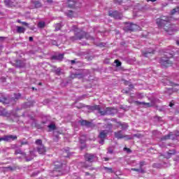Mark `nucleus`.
Returning a JSON list of instances; mask_svg holds the SVG:
<instances>
[{
	"mask_svg": "<svg viewBox=\"0 0 179 179\" xmlns=\"http://www.w3.org/2000/svg\"><path fill=\"white\" fill-rule=\"evenodd\" d=\"M63 164L59 162H55V169L53 170V173L55 174L58 172V170L62 168Z\"/></svg>",
	"mask_w": 179,
	"mask_h": 179,
	"instance_id": "nucleus-16",
	"label": "nucleus"
},
{
	"mask_svg": "<svg viewBox=\"0 0 179 179\" xmlns=\"http://www.w3.org/2000/svg\"><path fill=\"white\" fill-rule=\"evenodd\" d=\"M24 145H29V141H22L21 142V145L20 146H24Z\"/></svg>",
	"mask_w": 179,
	"mask_h": 179,
	"instance_id": "nucleus-43",
	"label": "nucleus"
},
{
	"mask_svg": "<svg viewBox=\"0 0 179 179\" xmlns=\"http://www.w3.org/2000/svg\"><path fill=\"white\" fill-rule=\"evenodd\" d=\"M1 115H3V117H8L9 114L6 113V110H5V109H3V110H1Z\"/></svg>",
	"mask_w": 179,
	"mask_h": 179,
	"instance_id": "nucleus-33",
	"label": "nucleus"
},
{
	"mask_svg": "<svg viewBox=\"0 0 179 179\" xmlns=\"http://www.w3.org/2000/svg\"><path fill=\"white\" fill-rule=\"evenodd\" d=\"M104 170H106V173H114L112 168H108L107 166L103 167Z\"/></svg>",
	"mask_w": 179,
	"mask_h": 179,
	"instance_id": "nucleus-29",
	"label": "nucleus"
},
{
	"mask_svg": "<svg viewBox=\"0 0 179 179\" xmlns=\"http://www.w3.org/2000/svg\"><path fill=\"white\" fill-rule=\"evenodd\" d=\"M83 138H85L84 140H83L82 138L80 139V143L83 144L86 142V136L85 135H83L82 136Z\"/></svg>",
	"mask_w": 179,
	"mask_h": 179,
	"instance_id": "nucleus-41",
	"label": "nucleus"
},
{
	"mask_svg": "<svg viewBox=\"0 0 179 179\" xmlns=\"http://www.w3.org/2000/svg\"><path fill=\"white\" fill-rule=\"evenodd\" d=\"M87 108H88L89 110H90L91 111H95L96 110V111H98V113L100 114V113H101V108H100V106L99 105H94V106H86Z\"/></svg>",
	"mask_w": 179,
	"mask_h": 179,
	"instance_id": "nucleus-12",
	"label": "nucleus"
},
{
	"mask_svg": "<svg viewBox=\"0 0 179 179\" xmlns=\"http://www.w3.org/2000/svg\"><path fill=\"white\" fill-rule=\"evenodd\" d=\"M146 164L145 161L140 162V168H143Z\"/></svg>",
	"mask_w": 179,
	"mask_h": 179,
	"instance_id": "nucleus-45",
	"label": "nucleus"
},
{
	"mask_svg": "<svg viewBox=\"0 0 179 179\" xmlns=\"http://www.w3.org/2000/svg\"><path fill=\"white\" fill-rule=\"evenodd\" d=\"M95 157L96 155L94 154H90L89 152L85 153L84 155L85 162H90V163H93V162H94Z\"/></svg>",
	"mask_w": 179,
	"mask_h": 179,
	"instance_id": "nucleus-11",
	"label": "nucleus"
},
{
	"mask_svg": "<svg viewBox=\"0 0 179 179\" xmlns=\"http://www.w3.org/2000/svg\"><path fill=\"white\" fill-rule=\"evenodd\" d=\"M129 86V87H131V89H134V85L130 84Z\"/></svg>",
	"mask_w": 179,
	"mask_h": 179,
	"instance_id": "nucleus-61",
	"label": "nucleus"
},
{
	"mask_svg": "<svg viewBox=\"0 0 179 179\" xmlns=\"http://www.w3.org/2000/svg\"><path fill=\"white\" fill-rule=\"evenodd\" d=\"M134 104H136V106H141V104L143 105V102H141L139 101H135Z\"/></svg>",
	"mask_w": 179,
	"mask_h": 179,
	"instance_id": "nucleus-44",
	"label": "nucleus"
},
{
	"mask_svg": "<svg viewBox=\"0 0 179 179\" xmlns=\"http://www.w3.org/2000/svg\"><path fill=\"white\" fill-rule=\"evenodd\" d=\"M71 78H73V79H75V78L83 79V73H73L71 75Z\"/></svg>",
	"mask_w": 179,
	"mask_h": 179,
	"instance_id": "nucleus-24",
	"label": "nucleus"
},
{
	"mask_svg": "<svg viewBox=\"0 0 179 179\" xmlns=\"http://www.w3.org/2000/svg\"><path fill=\"white\" fill-rule=\"evenodd\" d=\"M14 96H15L14 99L13 98L9 99L5 96H2L1 102L3 103V104H9L10 101H15V100H19V99L22 97V94L20 93L14 94Z\"/></svg>",
	"mask_w": 179,
	"mask_h": 179,
	"instance_id": "nucleus-6",
	"label": "nucleus"
},
{
	"mask_svg": "<svg viewBox=\"0 0 179 179\" xmlns=\"http://www.w3.org/2000/svg\"><path fill=\"white\" fill-rule=\"evenodd\" d=\"M150 104H152V107H155V105L156 104V101L155 100H152L150 101Z\"/></svg>",
	"mask_w": 179,
	"mask_h": 179,
	"instance_id": "nucleus-51",
	"label": "nucleus"
},
{
	"mask_svg": "<svg viewBox=\"0 0 179 179\" xmlns=\"http://www.w3.org/2000/svg\"><path fill=\"white\" fill-rule=\"evenodd\" d=\"M67 6L71 9H75L76 8V1L75 0L67 1Z\"/></svg>",
	"mask_w": 179,
	"mask_h": 179,
	"instance_id": "nucleus-17",
	"label": "nucleus"
},
{
	"mask_svg": "<svg viewBox=\"0 0 179 179\" xmlns=\"http://www.w3.org/2000/svg\"><path fill=\"white\" fill-rule=\"evenodd\" d=\"M56 75H57L58 76H59L61 75V68H57L55 71Z\"/></svg>",
	"mask_w": 179,
	"mask_h": 179,
	"instance_id": "nucleus-39",
	"label": "nucleus"
},
{
	"mask_svg": "<svg viewBox=\"0 0 179 179\" xmlns=\"http://www.w3.org/2000/svg\"><path fill=\"white\" fill-rule=\"evenodd\" d=\"M34 3L36 8H41V3H40V1H36L34 2Z\"/></svg>",
	"mask_w": 179,
	"mask_h": 179,
	"instance_id": "nucleus-36",
	"label": "nucleus"
},
{
	"mask_svg": "<svg viewBox=\"0 0 179 179\" xmlns=\"http://www.w3.org/2000/svg\"><path fill=\"white\" fill-rule=\"evenodd\" d=\"M4 3L7 5V6H12L10 0H5Z\"/></svg>",
	"mask_w": 179,
	"mask_h": 179,
	"instance_id": "nucleus-38",
	"label": "nucleus"
},
{
	"mask_svg": "<svg viewBox=\"0 0 179 179\" xmlns=\"http://www.w3.org/2000/svg\"><path fill=\"white\" fill-rule=\"evenodd\" d=\"M117 126L121 127L122 129L123 130L127 129V128L129 127V125H128V123L127 122H117Z\"/></svg>",
	"mask_w": 179,
	"mask_h": 179,
	"instance_id": "nucleus-20",
	"label": "nucleus"
},
{
	"mask_svg": "<svg viewBox=\"0 0 179 179\" xmlns=\"http://www.w3.org/2000/svg\"><path fill=\"white\" fill-rule=\"evenodd\" d=\"M123 150H124V152H127V153H132V150L127 147H124L123 148Z\"/></svg>",
	"mask_w": 179,
	"mask_h": 179,
	"instance_id": "nucleus-35",
	"label": "nucleus"
},
{
	"mask_svg": "<svg viewBox=\"0 0 179 179\" xmlns=\"http://www.w3.org/2000/svg\"><path fill=\"white\" fill-rule=\"evenodd\" d=\"M157 0H147V2H156Z\"/></svg>",
	"mask_w": 179,
	"mask_h": 179,
	"instance_id": "nucleus-54",
	"label": "nucleus"
},
{
	"mask_svg": "<svg viewBox=\"0 0 179 179\" xmlns=\"http://www.w3.org/2000/svg\"><path fill=\"white\" fill-rule=\"evenodd\" d=\"M64 54H59L58 55H53L51 57V59L56 61H62L64 59Z\"/></svg>",
	"mask_w": 179,
	"mask_h": 179,
	"instance_id": "nucleus-18",
	"label": "nucleus"
},
{
	"mask_svg": "<svg viewBox=\"0 0 179 179\" xmlns=\"http://www.w3.org/2000/svg\"><path fill=\"white\" fill-rule=\"evenodd\" d=\"M170 18L169 17H162L157 19V24L158 27H164V31L168 33L170 36L175 31H177L176 24H170Z\"/></svg>",
	"mask_w": 179,
	"mask_h": 179,
	"instance_id": "nucleus-1",
	"label": "nucleus"
},
{
	"mask_svg": "<svg viewBox=\"0 0 179 179\" xmlns=\"http://www.w3.org/2000/svg\"><path fill=\"white\" fill-rule=\"evenodd\" d=\"M168 155L169 156H171V155H176V150H170L169 152H168Z\"/></svg>",
	"mask_w": 179,
	"mask_h": 179,
	"instance_id": "nucleus-42",
	"label": "nucleus"
},
{
	"mask_svg": "<svg viewBox=\"0 0 179 179\" xmlns=\"http://www.w3.org/2000/svg\"><path fill=\"white\" fill-rule=\"evenodd\" d=\"M115 138L116 139H124L126 138V141H132L134 139V137L129 136L128 135L122 134V131H118L115 132Z\"/></svg>",
	"mask_w": 179,
	"mask_h": 179,
	"instance_id": "nucleus-8",
	"label": "nucleus"
},
{
	"mask_svg": "<svg viewBox=\"0 0 179 179\" xmlns=\"http://www.w3.org/2000/svg\"><path fill=\"white\" fill-rule=\"evenodd\" d=\"M108 15L110 16V17H114V19H122V13H119L117 10L109 11Z\"/></svg>",
	"mask_w": 179,
	"mask_h": 179,
	"instance_id": "nucleus-9",
	"label": "nucleus"
},
{
	"mask_svg": "<svg viewBox=\"0 0 179 179\" xmlns=\"http://www.w3.org/2000/svg\"><path fill=\"white\" fill-rule=\"evenodd\" d=\"M117 114V108L114 107H107L105 110L100 112V115H114Z\"/></svg>",
	"mask_w": 179,
	"mask_h": 179,
	"instance_id": "nucleus-7",
	"label": "nucleus"
},
{
	"mask_svg": "<svg viewBox=\"0 0 179 179\" xmlns=\"http://www.w3.org/2000/svg\"><path fill=\"white\" fill-rule=\"evenodd\" d=\"M169 139L174 140L176 139V137L174 136V134L173 132H170L169 134L164 136L161 140L162 141H169Z\"/></svg>",
	"mask_w": 179,
	"mask_h": 179,
	"instance_id": "nucleus-15",
	"label": "nucleus"
},
{
	"mask_svg": "<svg viewBox=\"0 0 179 179\" xmlns=\"http://www.w3.org/2000/svg\"><path fill=\"white\" fill-rule=\"evenodd\" d=\"M143 106H145V107H153V104L150 103H146V102H143Z\"/></svg>",
	"mask_w": 179,
	"mask_h": 179,
	"instance_id": "nucleus-37",
	"label": "nucleus"
},
{
	"mask_svg": "<svg viewBox=\"0 0 179 179\" xmlns=\"http://www.w3.org/2000/svg\"><path fill=\"white\" fill-rule=\"evenodd\" d=\"M15 65L17 66V68H24V66H26V64L22 60H16Z\"/></svg>",
	"mask_w": 179,
	"mask_h": 179,
	"instance_id": "nucleus-21",
	"label": "nucleus"
},
{
	"mask_svg": "<svg viewBox=\"0 0 179 179\" xmlns=\"http://www.w3.org/2000/svg\"><path fill=\"white\" fill-rule=\"evenodd\" d=\"M17 136L15 135H6L1 138V141H5L6 142H12V141H16Z\"/></svg>",
	"mask_w": 179,
	"mask_h": 179,
	"instance_id": "nucleus-10",
	"label": "nucleus"
},
{
	"mask_svg": "<svg viewBox=\"0 0 179 179\" xmlns=\"http://www.w3.org/2000/svg\"><path fill=\"white\" fill-rule=\"evenodd\" d=\"M159 64L164 68H169L173 65V54L166 53L164 57H161Z\"/></svg>",
	"mask_w": 179,
	"mask_h": 179,
	"instance_id": "nucleus-3",
	"label": "nucleus"
},
{
	"mask_svg": "<svg viewBox=\"0 0 179 179\" xmlns=\"http://www.w3.org/2000/svg\"><path fill=\"white\" fill-rule=\"evenodd\" d=\"M124 85H128V81L127 80H124Z\"/></svg>",
	"mask_w": 179,
	"mask_h": 179,
	"instance_id": "nucleus-64",
	"label": "nucleus"
},
{
	"mask_svg": "<svg viewBox=\"0 0 179 179\" xmlns=\"http://www.w3.org/2000/svg\"><path fill=\"white\" fill-rule=\"evenodd\" d=\"M106 128H108V130H101L98 136V138H99V139H102V142L103 140L106 139V138H107V135H108V134L113 133V124H108Z\"/></svg>",
	"mask_w": 179,
	"mask_h": 179,
	"instance_id": "nucleus-4",
	"label": "nucleus"
},
{
	"mask_svg": "<svg viewBox=\"0 0 179 179\" xmlns=\"http://www.w3.org/2000/svg\"><path fill=\"white\" fill-rule=\"evenodd\" d=\"M62 28V25L61 24H57L55 26V31H59Z\"/></svg>",
	"mask_w": 179,
	"mask_h": 179,
	"instance_id": "nucleus-28",
	"label": "nucleus"
},
{
	"mask_svg": "<svg viewBox=\"0 0 179 179\" xmlns=\"http://www.w3.org/2000/svg\"><path fill=\"white\" fill-rule=\"evenodd\" d=\"M83 38H86V40H94V38L90 36L89 33L81 29L74 30V36L71 37L72 41L82 40Z\"/></svg>",
	"mask_w": 179,
	"mask_h": 179,
	"instance_id": "nucleus-2",
	"label": "nucleus"
},
{
	"mask_svg": "<svg viewBox=\"0 0 179 179\" xmlns=\"http://www.w3.org/2000/svg\"><path fill=\"white\" fill-rule=\"evenodd\" d=\"M173 106H174V103H169V107H173Z\"/></svg>",
	"mask_w": 179,
	"mask_h": 179,
	"instance_id": "nucleus-62",
	"label": "nucleus"
},
{
	"mask_svg": "<svg viewBox=\"0 0 179 179\" xmlns=\"http://www.w3.org/2000/svg\"><path fill=\"white\" fill-rule=\"evenodd\" d=\"M136 96L138 99H143V97H145L143 93H137Z\"/></svg>",
	"mask_w": 179,
	"mask_h": 179,
	"instance_id": "nucleus-40",
	"label": "nucleus"
},
{
	"mask_svg": "<svg viewBox=\"0 0 179 179\" xmlns=\"http://www.w3.org/2000/svg\"><path fill=\"white\" fill-rule=\"evenodd\" d=\"M103 159H104L105 162H108V161L110 160V159H108V158H107V157H105V158H103Z\"/></svg>",
	"mask_w": 179,
	"mask_h": 179,
	"instance_id": "nucleus-59",
	"label": "nucleus"
},
{
	"mask_svg": "<svg viewBox=\"0 0 179 179\" xmlns=\"http://www.w3.org/2000/svg\"><path fill=\"white\" fill-rule=\"evenodd\" d=\"M99 143H101L103 145L104 143V140L103 141V139H101V141H99Z\"/></svg>",
	"mask_w": 179,
	"mask_h": 179,
	"instance_id": "nucleus-58",
	"label": "nucleus"
},
{
	"mask_svg": "<svg viewBox=\"0 0 179 179\" xmlns=\"http://www.w3.org/2000/svg\"><path fill=\"white\" fill-rule=\"evenodd\" d=\"M177 13V8H173L171 12V15H174L175 13Z\"/></svg>",
	"mask_w": 179,
	"mask_h": 179,
	"instance_id": "nucleus-48",
	"label": "nucleus"
},
{
	"mask_svg": "<svg viewBox=\"0 0 179 179\" xmlns=\"http://www.w3.org/2000/svg\"><path fill=\"white\" fill-rule=\"evenodd\" d=\"M139 173H141L142 174H145V173H146V171H145V169H143V168H140Z\"/></svg>",
	"mask_w": 179,
	"mask_h": 179,
	"instance_id": "nucleus-47",
	"label": "nucleus"
},
{
	"mask_svg": "<svg viewBox=\"0 0 179 179\" xmlns=\"http://www.w3.org/2000/svg\"><path fill=\"white\" fill-rule=\"evenodd\" d=\"M142 54H143V55H144V57H149L148 56V54L149 55H153V54H155V50H146V51H143L142 52Z\"/></svg>",
	"mask_w": 179,
	"mask_h": 179,
	"instance_id": "nucleus-23",
	"label": "nucleus"
},
{
	"mask_svg": "<svg viewBox=\"0 0 179 179\" xmlns=\"http://www.w3.org/2000/svg\"><path fill=\"white\" fill-rule=\"evenodd\" d=\"M73 30L74 32H75V30H79L78 29V26H76V25L73 26Z\"/></svg>",
	"mask_w": 179,
	"mask_h": 179,
	"instance_id": "nucleus-52",
	"label": "nucleus"
},
{
	"mask_svg": "<svg viewBox=\"0 0 179 179\" xmlns=\"http://www.w3.org/2000/svg\"><path fill=\"white\" fill-rule=\"evenodd\" d=\"M21 24H22V26H29V24L26 22H21Z\"/></svg>",
	"mask_w": 179,
	"mask_h": 179,
	"instance_id": "nucleus-53",
	"label": "nucleus"
},
{
	"mask_svg": "<svg viewBox=\"0 0 179 179\" xmlns=\"http://www.w3.org/2000/svg\"><path fill=\"white\" fill-rule=\"evenodd\" d=\"M14 155H22V156H24V159H26V162H31L33 160V157L30 159H27V157H26V153L23 152L22 150H15Z\"/></svg>",
	"mask_w": 179,
	"mask_h": 179,
	"instance_id": "nucleus-13",
	"label": "nucleus"
},
{
	"mask_svg": "<svg viewBox=\"0 0 179 179\" xmlns=\"http://www.w3.org/2000/svg\"><path fill=\"white\" fill-rule=\"evenodd\" d=\"M152 167H153L154 169H155V167H157V164H152Z\"/></svg>",
	"mask_w": 179,
	"mask_h": 179,
	"instance_id": "nucleus-57",
	"label": "nucleus"
},
{
	"mask_svg": "<svg viewBox=\"0 0 179 179\" xmlns=\"http://www.w3.org/2000/svg\"><path fill=\"white\" fill-rule=\"evenodd\" d=\"M66 15L68 16V17H73V11L69 10L67 13H66Z\"/></svg>",
	"mask_w": 179,
	"mask_h": 179,
	"instance_id": "nucleus-27",
	"label": "nucleus"
},
{
	"mask_svg": "<svg viewBox=\"0 0 179 179\" xmlns=\"http://www.w3.org/2000/svg\"><path fill=\"white\" fill-rule=\"evenodd\" d=\"M24 31H26V29L24 27L17 26V33L22 34H24Z\"/></svg>",
	"mask_w": 179,
	"mask_h": 179,
	"instance_id": "nucleus-22",
	"label": "nucleus"
},
{
	"mask_svg": "<svg viewBox=\"0 0 179 179\" xmlns=\"http://www.w3.org/2000/svg\"><path fill=\"white\" fill-rule=\"evenodd\" d=\"M76 108H78V109H80V108H83L85 107H86L85 106V104L82 103H78L76 106Z\"/></svg>",
	"mask_w": 179,
	"mask_h": 179,
	"instance_id": "nucleus-31",
	"label": "nucleus"
},
{
	"mask_svg": "<svg viewBox=\"0 0 179 179\" xmlns=\"http://www.w3.org/2000/svg\"><path fill=\"white\" fill-rule=\"evenodd\" d=\"M131 171H136L137 173H139V171H140V168H139V169L132 168V169H131Z\"/></svg>",
	"mask_w": 179,
	"mask_h": 179,
	"instance_id": "nucleus-49",
	"label": "nucleus"
},
{
	"mask_svg": "<svg viewBox=\"0 0 179 179\" xmlns=\"http://www.w3.org/2000/svg\"><path fill=\"white\" fill-rule=\"evenodd\" d=\"M85 176H90V173L89 172H85Z\"/></svg>",
	"mask_w": 179,
	"mask_h": 179,
	"instance_id": "nucleus-63",
	"label": "nucleus"
},
{
	"mask_svg": "<svg viewBox=\"0 0 179 179\" xmlns=\"http://www.w3.org/2000/svg\"><path fill=\"white\" fill-rule=\"evenodd\" d=\"M80 124H81L83 127H87V128H90L92 123V122H89L87 120H80Z\"/></svg>",
	"mask_w": 179,
	"mask_h": 179,
	"instance_id": "nucleus-19",
	"label": "nucleus"
},
{
	"mask_svg": "<svg viewBox=\"0 0 179 179\" xmlns=\"http://www.w3.org/2000/svg\"><path fill=\"white\" fill-rule=\"evenodd\" d=\"M38 27L39 29H44L45 27V22H39L38 23Z\"/></svg>",
	"mask_w": 179,
	"mask_h": 179,
	"instance_id": "nucleus-25",
	"label": "nucleus"
},
{
	"mask_svg": "<svg viewBox=\"0 0 179 179\" xmlns=\"http://www.w3.org/2000/svg\"><path fill=\"white\" fill-rule=\"evenodd\" d=\"M115 3H118L121 5L122 3V0H114Z\"/></svg>",
	"mask_w": 179,
	"mask_h": 179,
	"instance_id": "nucleus-46",
	"label": "nucleus"
},
{
	"mask_svg": "<svg viewBox=\"0 0 179 179\" xmlns=\"http://www.w3.org/2000/svg\"><path fill=\"white\" fill-rule=\"evenodd\" d=\"M76 61L75 60H71V65H73V64H76Z\"/></svg>",
	"mask_w": 179,
	"mask_h": 179,
	"instance_id": "nucleus-55",
	"label": "nucleus"
},
{
	"mask_svg": "<svg viewBox=\"0 0 179 179\" xmlns=\"http://www.w3.org/2000/svg\"><path fill=\"white\" fill-rule=\"evenodd\" d=\"M131 138H138V139H140V138H143V135L141 134H134L133 136H131Z\"/></svg>",
	"mask_w": 179,
	"mask_h": 179,
	"instance_id": "nucleus-30",
	"label": "nucleus"
},
{
	"mask_svg": "<svg viewBox=\"0 0 179 179\" xmlns=\"http://www.w3.org/2000/svg\"><path fill=\"white\" fill-rule=\"evenodd\" d=\"M35 143L36 145H38L39 146H41V145H43V141L41 139H37L36 141H35Z\"/></svg>",
	"mask_w": 179,
	"mask_h": 179,
	"instance_id": "nucleus-32",
	"label": "nucleus"
},
{
	"mask_svg": "<svg viewBox=\"0 0 179 179\" xmlns=\"http://www.w3.org/2000/svg\"><path fill=\"white\" fill-rule=\"evenodd\" d=\"M108 153H110V155L113 154V150H110L108 151Z\"/></svg>",
	"mask_w": 179,
	"mask_h": 179,
	"instance_id": "nucleus-60",
	"label": "nucleus"
},
{
	"mask_svg": "<svg viewBox=\"0 0 179 179\" xmlns=\"http://www.w3.org/2000/svg\"><path fill=\"white\" fill-rule=\"evenodd\" d=\"M48 127L49 129H52V131L57 129V126H55V124H50V125L48 126Z\"/></svg>",
	"mask_w": 179,
	"mask_h": 179,
	"instance_id": "nucleus-26",
	"label": "nucleus"
},
{
	"mask_svg": "<svg viewBox=\"0 0 179 179\" xmlns=\"http://www.w3.org/2000/svg\"><path fill=\"white\" fill-rule=\"evenodd\" d=\"M115 64H116V66L118 68L119 66H121V65H122V63H121V62H120V60L118 59H115Z\"/></svg>",
	"mask_w": 179,
	"mask_h": 179,
	"instance_id": "nucleus-34",
	"label": "nucleus"
},
{
	"mask_svg": "<svg viewBox=\"0 0 179 179\" xmlns=\"http://www.w3.org/2000/svg\"><path fill=\"white\" fill-rule=\"evenodd\" d=\"M123 30L124 31H136L138 29H139V26L136 24H134L132 22H125Z\"/></svg>",
	"mask_w": 179,
	"mask_h": 179,
	"instance_id": "nucleus-5",
	"label": "nucleus"
},
{
	"mask_svg": "<svg viewBox=\"0 0 179 179\" xmlns=\"http://www.w3.org/2000/svg\"><path fill=\"white\" fill-rule=\"evenodd\" d=\"M122 92L124 93V94H128V93H129V91L126 90H122Z\"/></svg>",
	"mask_w": 179,
	"mask_h": 179,
	"instance_id": "nucleus-50",
	"label": "nucleus"
},
{
	"mask_svg": "<svg viewBox=\"0 0 179 179\" xmlns=\"http://www.w3.org/2000/svg\"><path fill=\"white\" fill-rule=\"evenodd\" d=\"M29 41H33V36H29Z\"/></svg>",
	"mask_w": 179,
	"mask_h": 179,
	"instance_id": "nucleus-56",
	"label": "nucleus"
},
{
	"mask_svg": "<svg viewBox=\"0 0 179 179\" xmlns=\"http://www.w3.org/2000/svg\"><path fill=\"white\" fill-rule=\"evenodd\" d=\"M36 150L39 155H45L47 152V148L44 145H38L36 148Z\"/></svg>",
	"mask_w": 179,
	"mask_h": 179,
	"instance_id": "nucleus-14",
	"label": "nucleus"
}]
</instances>
